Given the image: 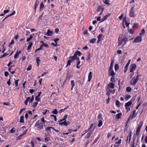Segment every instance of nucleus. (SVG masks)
I'll use <instances>...</instances> for the list:
<instances>
[{
  "instance_id": "56",
  "label": "nucleus",
  "mask_w": 147,
  "mask_h": 147,
  "mask_svg": "<svg viewBox=\"0 0 147 147\" xmlns=\"http://www.w3.org/2000/svg\"><path fill=\"white\" fill-rule=\"evenodd\" d=\"M32 65H29L28 67L27 68V71H29L31 69Z\"/></svg>"
},
{
  "instance_id": "5",
  "label": "nucleus",
  "mask_w": 147,
  "mask_h": 147,
  "mask_svg": "<svg viewBox=\"0 0 147 147\" xmlns=\"http://www.w3.org/2000/svg\"><path fill=\"white\" fill-rule=\"evenodd\" d=\"M45 15H44V13L40 16L38 18V20L39 22L41 23L44 21L45 20Z\"/></svg>"
},
{
  "instance_id": "64",
  "label": "nucleus",
  "mask_w": 147,
  "mask_h": 147,
  "mask_svg": "<svg viewBox=\"0 0 147 147\" xmlns=\"http://www.w3.org/2000/svg\"><path fill=\"white\" fill-rule=\"evenodd\" d=\"M117 53L118 54H120L122 53V51L121 50H118L117 52Z\"/></svg>"
},
{
  "instance_id": "38",
  "label": "nucleus",
  "mask_w": 147,
  "mask_h": 147,
  "mask_svg": "<svg viewBox=\"0 0 147 147\" xmlns=\"http://www.w3.org/2000/svg\"><path fill=\"white\" fill-rule=\"evenodd\" d=\"M143 124V122L142 121H141L140 123H139L138 127L139 128H141L142 127Z\"/></svg>"
},
{
  "instance_id": "49",
  "label": "nucleus",
  "mask_w": 147,
  "mask_h": 147,
  "mask_svg": "<svg viewBox=\"0 0 147 147\" xmlns=\"http://www.w3.org/2000/svg\"><path fill=\"white\" fill-rule=\"evenodd\" d=\"M145 30L144 29H142L141 30V32L140 33V35H142L144 34L145 33Z\"/></svg>"
},
{
  "instance_id": "53",
  "label": "nucleus",
  "mask_w": 147,
  "mask_h": 147,
  "mask_svg": "<svg viewBox=\"0 0 147 147\" xmlns=\"http://www.w3.org/2000/svg\"><path fill=\"white\" fill-rule=\"evenodd\" d=\"M35 100H36L37 101H40V98L38 96H36L35 98Z\"/></svg>"
},
{
  "instance_id": "16",
  "label": "nucleus",
  "mask_w": 147,
  "mask_h": 147,
  "mask_svg": "<svg viewBox=\"0 0 147 147\" xmlns=\"http://www.w3.org/2000/svg\"><path fill=\"white\" fill-rule=\"evenodd\" d=\"M109 76H114L115 75V73L113 70H109Z\"/></svg>"
},
{
  "instance_id": "33",
  "label": "nucleus",
  "mask_w": 147,
  "mask_h": 147,
  "mask_svg": "<svg viewBox=\"0 0 147 147\" xmlns=\"http://www.w3.org/2000/svg\"><path fill=\"white\" fill-rule=\"evenodd\" d=\"M30 97H28L26 100L24 102V103L26 105H27L28 104V102L29 101V99H30Z\"/></svg>"
},
{
  "instance_id": "42",
  "label": "nucleus",
  "mask_w": 147,
  "mask_h": 147,
  "mask_svg": "<svg viewBox=\"0 0 147 147\" xmlns=\"http://www.w3.org/2000/svg\"><path fill=\"white\" fill-rule=\"evenodd\" d=\"M71 61L70 60H68L67 61V64L66 65L65 67H67L68 65H70L71 63Z\"/></svg>"
},
{
  "instance_id": "34",
  "label": "nucleus",
  "mask_w": 147,
  "mask_h": 147,
  "mask_svg": "<svg viewBox=\"0 0 147 147\" xmlns=\"http://www.w3.org/2000/svg\"><path fill=\"white\" fill-rule=\"evenodd\" d=\"M119 68L118 65L115 64V71L118 70Z\"/></svg>"
},
{
  "instance_id": "26",
  "label": "nucleus",
  "mask_w": 147,
  "mask_h": 147,
  "mask_svg": "<svg viewBox=\"0 0 147 147\" xmlns=\"http://www.w3.org/2000/svg\"><path fill=\"white\" fill-rule=\"evenodd\" d=\"M24 117L23 116H21L20 118V123H24Z\"/></svg>"
},
{
  "instance_id": "45",
  "label": "nucleus",
  "mask_w": 147,
  "mask_h": 147,
  "mask_svg": "<svg viewBox=\"0 0 147 147\" xmlns=\"http://www.w3.org/2000/svg\"><path fill=\"white\" fill-rule=\"evenodd\" d=\"M112 77L111 78V81L112 82H115V81L114 80L115 79V77L114 76H111Z\"/></svg>"
},
{
  "instance_id": "40",
  "label": "nucleus",
  "mask_w": 147,
  "mask_h": 147,
  "mask_svg": "<svg viewBox=\"0 0 147 147\" xmlns=\"http://www.w3.org/2000/svg\"><path fill=\"white\" fill-rule=\"evenodd\" d=\"M131 131H130V132H129V134H128V136L127 137V141H126L127 143V141L128 140V137H131Z\"/></svg>"
},
{
  "instance_id": "14",
  "label": "nucleus",
  "mask_w": 147,
  "mask_h": 147,
  "mask_svg": "<svg viewBox=\"0 0 147 147\" xmlns=\"http://www.w3.org/2000/svg\"><path fill=\"white\" fill-rule=\"evenodd\" d=\"M53 129H54V128L53 127H48L46 128V130L47 132H50V133H51V130L52 129L53 130Z\"/></svg>"
},
{
  "instance_id": "57",
  "label": "nucleus",
  "mask_w": 147,
  "mask_h": 147,
  "mask_svg": "<svg viewBox=\"0 0 147 147\" xmlns=\"http://www.w3.org/2000/svg\"><path fill=\"white\" fill-rule=\"evenodd\" d=\"M130 118H131V117H129V118L128 119L127 121H126V125H125L126 126H127L128 123L130 119H131Z\"/></svg>"
},
{
  "instance_id": "52",
  "label": "nucleus",
  "mask_w": 147,
  "mask_h": 147,
  "mask_svg": "<svg viewBox=\"0 0 147 147\" xmlns=\"http://www.w3.org/2000/svg\"><path fill=\"white\" fill-rule=\"evenodd\" d=\"M64 122H65L64 125H65V126H67V125L69 124L70 123V122H69V121L66 122V121H64Z\"/></svg>"
},
{
  "instance_id": "46",
  "label": "nucleus",
  "mask_w": 147,
  "mask_h": 147,
  "mask_svg": "<svg viewBox=\"0 0 147 147\" xmlns=\"http://www.w3.org/2000/svg\"><path fill=\"white\" fill-rule=\"evenodd\" d=\"M33 38V36L32 35H30V37L27 38L26 40L27 42H28L30 40Z\"/></svg>"
},
{
  "instance_id": "19",
  "label": "nucleus",
  "mask_w": 147,
  "mask_h": 147,
  "mask_svg": "<svg viewBox=\"0 0 147 147\" xmlns=\"http://www.w3.org/2000/svg\"><path fill=\"white\" fill-rule=\"evenodd\" d=\"M92 73L91 71H90L88 75V82H90L92 78Z\"/></svg>"
},
{
  "instance_id": "62",
  "label": "nucleus",
  "mask_w": 147,
  "mask_h": 147,
  "mask_svg": "<svg viewBox=\"0 0 147 147\" xmlns=\"http://www.w3.org/2000/svg\"><path fill=\"white\" fill-rule=\"evenodd\" d=\"M15 13H16L15 11H13L8 16H9H9H12V15L15 14Z\"/></svg>"
},
{
  "instance_id": "29",
  "label": "nucleus",
  "mask_w": 147,
  "mask_h": 147,
  "mask_svg": "<svg viewBox=\"0 0 147 147\" xmlns=\"http://www.w3.org/2000/svg\"><path fill=\"white\" fill-rule=\"evenodd\" d=\"M67 115L66 114H65L63 118L61 120V121H66V119H67Z\"/></svg>"
},
{
  "instance_id": "6",
  "label": "nucleus",
  "mask_w": 147,
  "mask_h": 147,
  "mask_svg": "<svg viewBox=\"0 0 147 147\" xmlns=\"http://www.w3.org/2000/svg\"><path fill=\"white\" fill-rule=\"evenodd\" d=\"M134 7L133 6L131 7L130 11L129 12V16L131 17H134L136 16V14L134 13Z\"/></svg>"
},
{
  "instance_id": "13",
  "label": "nucleus",
  "mask_w": 147,
  "mask_h": 147,
  "mask_svg": "<svg viewBox=\"0 0 147 147\" xmlns=\"http://www.w3.org/2000/svg\"><path fill=\"white\" fill-rule=\"evenodd\" d=\"M108 87L111 88H114L115 86V84L113 83H110L108 85Z\"/></svg>"
},
{
  "instance_id": "59",
  "label": "nucleus",
  "mask_w": 147,
  "mask_h": 147,
  "mask_svg": "<svg viewBox=\"0 0 147 147\" xmlns=\"http://www.w3.org/2000/svg\"><path fill=\"white\" fill-rule=\"evenodd\" d=\"M134 32V30L132 29H130L129 31V32L131 34H133Z\"/></svg>"
},
{
  "instance_id": "15",
  "label": "nucleus",
  "mask_w": 147,
  "mask_h": 147,
  "mask_svg": "<svg viewBox=\"0 0 147 147\" xmlns=\"http://www.w3.org/2000/svg\"><path fill=\"white\" fill-rule=\"evenodd\" d=\"M110 14H108L107 15L105 16L103 18L101 19V20L100 21V22H102L104 21L107 18L108 16H109L110 15Z\"/></svg>"
},
{
  "instance_id": "43",
  "label": "nucleus",
  "mask_w": 147,
  "mask_h": 147,
  "mask_svg": "<svg viewBox=\"0 0 147 147\" xmlns=\"http://www.w3.org/2000/svg\"><path fill=\"white\" fill-rule=\"evenodd\" d=\"M14 80H15V83L16 86L17 87L18 86V81H19V80H16L15 78H14Z\"/></svg>"
},
{
  "instance_id": "12",
  "label": "nucleus",
  "mask_w": 147,
  "mask_h": 147,
  "mask_svg": "<svg viewBox=\"0 0 147 147\" xmlns=\"http://www.w3.org/2000/svg\"><path fill=\"white\" fill-rule=\"evenodd\" d=\"M39 3V0H36L34 4V9L35 12H36V8L37 7L38 4Z\"/></svg>"
},
{
  "instance_id": "37",
  "label": "nucleus",
  "mask_w": 147,
  "mask_h": 147,
  "mask_svg": "<svg viewBox=\"0 0 147 147\" xmlns=\"http://www.w3.org/2000/svg\"><path fill=\"white\" fill-rule=\"evenodd\" d=\"M131 88L129 86H128L126 88V90L127 92H130L131 90Z\"/></svg>"
},
{
  "instance_id": "44",
  "label": "nucleus",
  "mask_w": 147,
  "mask_h": 147,
  "mask_svg": "<svg viewBox=\"0 0 147 147\" xmlns=\"http://www.w3.org/2000/svg\"><path fill=\"white\" fill-rule=\"evenodd\" d=\"M42 47V45H41L39 48H38L35 50V52H36L37 51H38L41 49Z\"/></svg>"
},
{
  "instance_id": "9",
  "label": "nucleus",
  "mask_w": 147,
  "mask_h": 147,
  "mask_svg": "<svg viewBox=\"0 0 147 147\" xmlns=\"http://www.w3.org/2000/svg\"><path fill=\"white\" fill-rule=\"evenodd\" d=\"M132 102L131 101H128V102L125 104V107L126 109H127V107L130 106L132 104Z\"/></svg>"
},
{
  "instance_id": "31",
  "label": "nucleus",
  "mask_w": 147,
  "mask_h": 147,
  "mask_svg": "<svg viewBox=\"0 0 147 147\" xmlns=\"http://www.w3.org/2000/svg\"><path fill=\"white\" fill-rule=\"evenodd\" d=\"M102 9L103 10V8H102L100 6H99L98 7V9H97V12H101Z\"/></svg>"
},
{
  "instance_id": "30",
  "label": "nucleus",
  "mask_w": 147,
  "mask_h": 147,
  "mask_svg": "<svg viewBox=\"0 0 147 147\" xmlns=\"http://www.w3.org/2000/svg\"><path fill=\"white\" fill-rule=\"evenodd\" d=\"M122 114L121 113H120L117 114L116 115V116L117 117V119H119L121 118L122 116Z\"/></svg>"
},
{
  "instance_id": "36",
  "label": "nucleus",
  "mask_w": 147,
  "mask_h": 147,
  "mask_svg": "<svg viewBox=\"0 0 147 147\" xmlns=\"http://www.w3.org/2000/svg\"><path fill=\"white\" fill-rule=\"evenodd\" d=\"M38 104V102H34V103H33V105H32V107L34 108L35 107H36Z\"/></svg>"
},
{
  "instance_id": "47",
  "label": "nucleus",
  "mask_w": 147,
  "mask_h": 147,
  "mask_svg": "<svg viewBox=\"0 0 147 147\" xmlns=\"http://www.w3.org/2000/svg\"><path fill=\"white\" fill-rule=\"evenodd\" d=\"M109 0H105L104 3L105 4L109 5H110V4L109 3Z\"/></svg>"
},
{
  "instance_id": "1",
  "label": "nucleus",
  "mask_w": 147,
  "mask_h": 147,
  "mask_svg": "<svg viewBox=\"0 0 147 147\" xmlns=\"http://www.w3.org/2000/svg\"><path fill=\"white\" fill-rule=\"evenodd\" d=\"M127 41L128 39L126 37H125L121 38L120 36L118 39V46L123 47L126 44Z\"/></svg>"
},
{
  "instance_id": "50",
  "label": "nucleus",
  "mask_w": 147,
  "mask_h": 147,
  "mask_svg": "<svg viewBox=\"0 0 147 147\" xmlns=\"http://www.w3.org/2000/svg\"><path fill=\"white\" fill-rule=\"evenodd\" d=\"M121 139H119L118 141L116 142L115 143V144H119L121 143Z\"/></svg>"
},
{
  "instance_id": "17",
  "label": "nucleus",
  "mask_w": 147,
  "mask_h": 147,
  "mask_svg": "<svg viewBox=\"0 0 147 147\" xmlns=\"http://www.w3.org/2000/svg\"><path fill=\"white\" fill-rule=\"evenodd\" d=\"M21 53V51H19L18 52H17L16 54H15L14 56V58L16 59L19 56V55Z\"/></svg>"
},
{
  "instance_id": "11",
  "label": "nucleus",
  "mask_w": 147,
  "mask_h": 147,
  "mask_svg": "<svg viewBox=\"0 0 147 147\" xmlns=\"http://www.w3.org/2000/svg\"><path fill=\"white\" fill-rule=\"evenodd\" d=\"M136 65L135 64H133L132 65V67L130 69V72H133L135 69Z\"/></svg>"
},
{
  "instance_id": "7",
  "label": "nucleus",
  "mask_w": 147,
  "mask_h": 147,
  "mask_svg": "<svg viewBox=\"0 0 147 147\" xmlns=\"http://www.w3.org/2000/svg\"><path fill=\"white\" fill-rule=\"evenodd\" d=\"M138 81V79L135 78V77L133 78L130 81L131 84L134 86L136 84Z\"/></svg>"
},
{
  "instance_id": "23",
  "label": "nucleus",
  "mask_w": 147,
  "mask_h": 147,
  "mask_svg": "<svg viewBox=\"0 0 147 147\" xmlns=\"http://www.w3.org/2000/svg\"><path fill=\"white\" fill-rule=\"evenodd\" d=\"M71 90H72L73 89V87L75 86V83L74 80L71 81Z\"/></svg>"
},
{
  "instance_id": "2",
  "label": "nucleus",
  "mask_w": 147,
  "mask_h": 147,
  "mask_svg": "<svg viewBox=\"0 0 147 147\" xmlns=\"http://www.w3.org/2000/svg\"><path fill=\"white\" fill-rule=\"evenodd\" d=\"M95 127L96 125H94L93 123H91V124L88 130L89 132L87 134V138H89L95 129Z\"/></svg>"
},
{
  "instance_id": "24",
  "label": "nucleus",
  "mask_w": 147,
  "mask_h": 147,
  "mask_svg": "<svg viewBox=\"0 0 147 147\" xmlns=\"http://www.w3.org/2000/svg\"><path fill=\"white\" fill-rule=\"evenodd\" d=\"M44 5L42 2L40 3V10L41 11V10H43L44 8Z\"/></svg>"
},
{
  "instance_id": "61",
  "label": "nucleus",
  "mask_w": 147,
  "mask_h": 147,
  "mask_svg": "<svg viewBox=\"0 0 147 147\" xmlns=\"http://www.w3.org/2000/svg\"><path fill=\"white\" fill-rule=\"evenodd\" d=\"M123 13H122L121 15L119 17V18L120 20H121L122 18L123 17Z\"/></svg>"
},
{
  "instance_id": "27",
  "label": "nucleus",
  "mask_w": 147,
  "mask_h": 147,
  "mask_svg": "<svg viewBox=\"0 0 147 147\" xmlns=\"http://www.w3.org/2000/svg\"><path fill=\"white\" fill-rule=\"evenodd\" d=\"M32 45H33V43L32 42H30L29 43V45L27 47V50H28L30 49Z\"/></svg>"
},
{
  "instance_id": "35",
  "label": "nucleus",
  "mask_w": 147,
  "mask_h": 147,
  "mask_svg": "<svg viewBox=\"0 0 147 147\" xmlns=\"http://www.w3.org/2000/svg\"><path fill=\"white\" fill-rule=\"evenodd\" d=\"M59 124L61 125H64L65 122L64 121H61V120L59 121Z\"/></svg>"
},
{
  "instance_id": "55",
  "label": "nucleus",
  "mask_w": 147,
  "mask_h": 147,
  "mask_svg": "<svg viewBox=\"0 0 147 147\" xmlns=\"http://www.w3.org/2000/svg\"><path fill=\"white\" fill-rule=\"evenodd\" d=\"M50 140V138L49 137H47L45 139V142H48Z\"/></svg>"
},
{
  "instance_id": "28",
  "label": "nucleus",
  "mask_w": 147,
  "mask_h": 147,
  "mask_svg": "<svg viewBox=\"0 0 147 147\" xmlns=\"http://www.w3.org/2000/svg\"><path fill=\"white\" fill-rule=\"evenodd\" d=\"M115 104L116 106L118 107H120V103L118 100H116L115 101Z\"/></svg>"
},
{
  "instance_id": "25",
  "label": "nucleus",
  "mask_w": 147,
  "mask_h": 147,
  "mask_svg": "<svg viewBox=\"0 0 147 147\" xmlns=\"http://www.w3.org/2000/svg\"><path fill=\"white\" fill-rule=\"evenodd\" d=\"M96 40V38H92L90 40V42L91 43H94L95 42Z\"/></svg>"
},
{
  "instance_id": "18",
  "label": "nucleus",
  "mask_w": 147,
  "mask_h": 147,
  "mask_svg": "<svg viewBox=\"0 0 147 147\" xmlns=\"http://www.w3.org/2000/svg\"><path fill=\"white\" fill-rule=\"evenodd\" d=\"M136 112V111L134 110L133 111V114L131 116H130L131 117V119H132L133 118H134L136 117L137 115V114L135 113Z\"/></svg>"
},
{
  "instance_id": "3",
  "label": "nucleus",
  "mask_w": 147,
  "mask_h": 147,
  "mask_svg": "<svg viewBox=\"0 0 147 147\" xmlns=\"http://www.w3.org/2000/svg\"><path fill=\"white\" fill-rule=\"evenodd\" d=\"M81 54V53L80 51H77L75 52L73 56L69 57V60H70L71 61V62H73V61L75 60V57L76 56L78 55L79 56H80Z\"/></svg>"
},
{
  "instance_id": "54",
  "label": "nucleus",
  "mask_w": 147,
  "mask_h": 147,
  "mask_svg": "<svg viewBox=\"0 0 147 147\" xmlns=\"http://www.w3.org/2000/svg\"><path fill=\"white\" fill-rule=\"evenodd\" d=\"M123 22H125V26L126 27H128L129 26V23L125 21H123Z\"/></svg>"
},
{
  "instance_id": "60",
  "label": "nucleus",
  "mask_w": 147,
  "mask_h": 147,
  "mask_svg": "<svg viewBox=\"0 0 147 147\" xmlns=\"http://www.w3.org/2000/svg\"><path fill=\"white\" fill-rule=\"evenodd\" d=\"M26 109L25 108H23V109H21L19 112V114L20 115L21 113H22L23 111L24 110H25Z\"/></svg>"
},
{
  "instance_id": "32",
  "label": "nucleus",
  "mask_w": 147,
  "mask_h": 147,
  "mask_svg": "<svg viewBox=\"0 0 147 147\" xmlns=\"http://www.w3.org/2000/svg\"><path fill=\"white\" fill-rule=\"evenodd\" d=\"M102 124V120H100L98 121V127H100Z\"/></svg>"
},
{
  "instance_id": "63",
  "label": "nucleus",
  "mask_w": 147,
  "mask_h": 147,
  "mask_svg": "<svg viewBox=\"0 0 147 147\" xmlns=\"http://www.w3.org/2000/svg\"><path fill=\"white\" fill-rule=\"evenodd\" d=\"M7 84H8L9 86L11 84L10 79L9 78L8 81L7 82Z\"/></svg>"
},
{
  "instance_id": "4",
  "label": "nucleus",
  "mask_w": 147,
  "mask_h": 147,
  "mask_svg": "<svg viewBox=\"0 0 147 147\" xmlns=\"http://www.w3.org/2000/svg\"><path fill=\"white\" fill-rule=\"evenodd\" d=\"M39 120H38L35 124V126L37 128L40 129H43V123H39Z\"/></svg>"
},
{
  "instance_id": "10",
  "label": "nucleus",
  "mask_w": 147,
  "mask_h": 147,
  "mask_svg": "<svg viewBox=\"0 0 147 147\" xmlns=\"http://www.w3.org/2000/svg\"><path fill=\"white\" fill-rule=\"evenodd\" d=\"M131 61L130 59H129L128 61V62L125 65V69H124V72H126L127 71V68L128 67V66L130 64V62Z\"/></svg>"
},
{
  "instance_id": "48",
  "label": "nucleus",
  "mask_w": 147,
  "mask_h": 147,
  "mask_svg": "<svg viewBox=\"0 0 147 147\" xmlns=\"http://www.w3.org/2000/svg\"><path fill=\"white\" fill-rule=\"evenodd\" d=\"M42 46L43 47V46H44L46 47H49V46L47 44L44 43V42H43L42 44Z\"/></svg>"
},
{
  "instance_id": "41",
  "label": "nucleus",
  "mask_w": 147,
  "mask_h": 147,
  "mask_svg": "<svg viewBox=\"0 0 147 147\" xmlns=\"http://www.w3.org/2000/svg\"><path fill=\"white\" fill-rule=\"evenodd\" d=\"M52 113L54 114H57L58 113V111L57 110L55 109L52 111Z\"/></svg>"
},
{
  "instance_id": "22",
  "label": "nucleus",
  "mask_w": 147,
  "mask_h": 147,
  "mask_svg": "<svg viewBox=\"0 0 147 147\" xmlns=\"http://www.w3.org/2000/svg\"><path fill=\"white\" fill-rule=\"evenodd\" d=\"M31 147L28 144H26V145L25 147H34V142L33 141H31Z\"/></svg>"
},
{
  "instance_id": "8",
  "label": "nucleus",
  "mask_w": 147,
  "mask_h": 147,
  "mask_svg": "<svg viewBox=\"0 0 147 147\" xmlns=\"http://www.w3.org/2000/svg\"><path fill=\"white\" fill-rule=\"evenodd\" d=\"M142 40V38L140 36L136 37L134 40V42L135 43H138L141 42Z\"/></svg>"
},
{
  "instance_id": "51",
  "label": "nucleus",
  "mask_w": 147,
  "mask_h": 147,
  "mask_svg": "<svg viewBox=\"0 0 147 147\" xmlns=\"http://www.w3.org/2000/svg\"><path fill=\"white\" fill-rule=\"evenodd\" d=\"M15 131V129L13 127L10 130V132L11 133H14Z\"/></svg>"
},
{
  "instance_id": "20",
  "label": "nucleus",
  "mask_w": 147,
  "mask_h": 147,
  "mask_svg": "<svg viewBox=\"0 0 147 147\" xmlns=\"http://www.w3.org/2000/svg\"><path fill=\"white\" fill-rule=\"evenodd\" d=\"M52 34H53V32H52V31H50L49 30H47V35L48 36H51L52 35Z\"/></svg>"
},
{
  "instance_id": "39",
  "label": "nucleus",
  "mask_w": 147,
  "mask_h": 147,
  "mask_svg": "<svg viewBox=\"0 0 147 147\" xmlns=\"http://www.w3.org/2000/svg\"><path fill=\"white\" fill-rule=\"evenodd\" d=\"M131 97V96L130 95H126L125 97V99L126 100H128L129 98Z\"/></svg>"
},
{
  "instance_id": "21",
  "label": "nucleus",
  "mask_w": 147,
  "mask_h": 147,
  "mask_svg": "<svg viewBox=\"0 0 147 147\" xmlns=\"http://www.w3.org/2000/svg\"><path fill=\"white\" fill-rule=\"evenodd\" d=\"M59 40V39L58 38H56L55 39H54L53 40L54 41V42L55 43V44H54L53 43H51V45L54 46H56L57 45V41H58Z\"/></svg>"
},
{
  "instance_id": "58",
  "label": "nucleus",
  "mask_w": 147,
  "mask_h": 147,
  "mask_svg": "<svg viewBox=\"0 0 147 147\" xmlns=\"http://www.w3.org/2000/svg\"><path fill=\"white\" fill-rule=\"evenodd\" d=\"M9 75V74L8 73V72L6 71H5V72H4V75L5 76L7 77Z\"/></svg>"
}]
</instances>
